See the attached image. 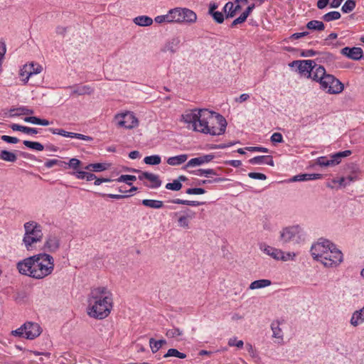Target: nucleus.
<instances>
[{
  "mask_svg": "<svg viewBox=\"0 0 364 364\" xmlns=\"http://www.w3.org/2000/svg\"><path fill=\"white\" fill-rule=\"evenodd\" d=\"M193 173L197 176H205L206 177L217 174L214 169H198L194 171Z\"/></svg>",
  "mask_w": 364,
  "mask_h": 364,
  "instance_id": "nucleus-43",
  "label": "nucleus"
},
{
  "mask_svg": "<svg viewBox=\"0 0 364 364\" xmlns=\"http://www.w3.org/2000/svg\"><path fill=\"white\" fill-rule=\"evenodd\" d=\"M117 127L126 129H133L138 126V120L133 112L117 114L114 117Z\"/></svg>",
  "mask_w": 364,
  "mask_h": 364,
  "instance_id": "nucleus-8",
  "label": "nucleus"
},
{
  "mask_svg": "<svg viewBox=\"0 0 364 364\" xmlns=\"http://www.w3.org/2000/svg\"><path fill=\"white\" fill-rule=\"evenodd\" d=\"M136 177L132 175H122L117 179L118 182H126L127 184L131 185L132 183H127V181H136Z\"/></svg>",
  "mask_w": 364,
  "mask_h": 364,
  "instance_id": "nucleus-50",
  "label": "nucleus"
},
{
  "mask_svg": "<svg viewBox=\"0 0 364 364\" xmlns=\"http://www.w3.org/2000/svg\"><path fill=\"white\" fill-rule=\"evenodd\" d=\"M188 159L187 154H181L169 157L167 159V164L171 166H179L183 164Z\"/></svg>",
  "mask_w": 364,
  "mask_h": 364,
  "instance_id": "nucleus-25",
  "label": "nucleus"
},
{
  "mask_svg": "<svg viewBox=\"0 0 364 364\" xmlns=\"http://www.w3.org/2000/svg\"><path fill=\"white\" fill-rule=\"evenodd\" d=\"M181 11L182 8H175L168 11L171 23H183Z\"/></svg>",
  "mask_w": 364,
  "mask_h": 364,
  "instance_id": "nucleus-23",
  "label": "nucleus"
},
{
  "mask_svg": "<svg viewBox=\"0 0 364 364\" xmlns=\"http://www.w3.org/2000/svg\"><path fill=\"white\" fill-rule=\"evenodd\" d=\"M10 127L13 131H19L28 134H36L38 133L36 128H31L17 124H12Z\"/></svg>",
  "mask_w": 364,
  "mask_h": 364,
  "instance_id": "nucleus-22",
  "label": "nucleus"
},
{
  "mask_svg": "<svg viewBox=\"0 0 364 364\" xmlns=\"http://www.w3.org/2000/svg\"><path fill=\"white\" fill-rule=\"evenodd\" d=\"M69 167L73 168L74 170H77L81 164V161L75 158L71 159L68 163Z\"/></svg>",
  "mask_w": 364,
  "mask_h": 364,
  "instance_id": "nucleus-54",
  "label": "nucleus"
},
{
  "mask_svg": "<svg viewBox=\"0 0 364 364\" xmlns=\"http://www.w3.org/2000/svg\"><path fill=\"white\" fill-rule=\"evenodd\" d=\"M187 194L192 195H200L205 193V189L202 188H188L186 191Z\"/></svg>",
  "mask_w": 364,
  "mask_h": 364,
  "instance_id": "nucleus-53",
  "label": "nucleus"
},
{
  "mask_svg": "<svg viewBox=\"0 0 364 364\" xmlns=\"http://www.w3.org/2000/svg\"><path fill=\"white\" fill-rule=\"evenodd\" d=\"M248 176L250 178L258 179V180H265L267 178L266 175H264V173H255V172L249 173Z\"/></svg>",
  "mask_w": 364,
  "mask_h": 364,
  "instance_id": "nucleus-60",
  "label": "nucleus"
},
{
  "mask_svg": "<svg viewBox=\"0 0 364 364\" xmlns=\"http://www.w3.org/2000/svg\"><path fill=\"white\" fill-rule=\"evenodd\" d=\"M225 179L223 178H215L213 180H203V181H200L198 184V185H204V184H207V183H219V182H222V181H224Z\"/></svg>",
  "mask_w": 364,
  "mask_h": 364,
  "instance_id": "nucleus-63",
  "label": "nucleus"
},
{
  "mask_svg": "<svg viewBox=\"0 0 364 364\" xmlns=\"http://www.w3.org/2000/svg\"><path fill=\"white\" fill-rule=\"evenodd\" d=\"M228 345L230 346H236L239 348H242L243 347L244 343L241 340H237L236 338H231L228 341Z\"/></svg>",
  "mask_w": 364,
  "mask_h": 364,
  "instance_id": "nucleus-51",
  "label": "nucleus"
},
{
  "mask_svg": "<svg viewBox=\"0 0 364 364\" xmlns=\"http://www.w3.org/2000/svg\"><path fill=\"white\" fill-rule=\"evenodd\" d=\"M213 154H206L199 157L191 159L188 161L186 165V168L193 167L196 166H200L203 164L208 163L214 159Z\"/></svg>",
  "mask_w": 364,
  "mask_h": 364,
  "instance_id": "nucleus-14",
  "label": "nucleus"
},
{
  "mask_svg": "<svg viewBox=\"0 0 364 364\" xmlns=\"http://www.w3.org/2000/svg\"><path fill=\"white\" fill-rule=\"evenodd\" d=\"M180 43L181 40L179 37H173L166 43L161 49V51L164 53L168 52L171 54H173L178 50Z\"/></svg>",
  "mask_w": 364,
  "mask_h": 364,
  "instance_id": "nucleus-15",
  "label": "nucleus"
},
{
  "mask_svg": "<svg viewBox=\"0 0 364 364\" xmlns=\"http://www.w3.org/2000/svg\"><path fill=\"white\" fill-rule=\"evenodd\" d=\"M26 328L24 329L25 338L33 340L40 336L41 331L40 326L36 323L28 322L24 323Z\"/></svg>",
  "mask_w": 364,
  "mask_h": 364,
  "instance_id": "nucleus-12",
  "label": "nucleus"
},
{
  "mask_svg": "<svg viewBox=\"0 0 364 364\" xmlns=\"http://www.w3.org/2000/svg\"><path fill=\"white\" fill-rule=\"evenodd\" d=\"M272 284V282L269 279H262L259 280H255L252 282L249 287V289L251 290L262 289L267 287H269Z\"/></svg>",
  "mask_w": 364,
  "mask_h": 364,
  "instance_id": "nucleus-24",
  "label": "nucleus"
},
{
  "mask_svg": "<svg viewBox=\"0 0 364 364\" xmlns=\"http://www.w3.org/2000/svg\"><path fill=\"white\" fill-rule=\"evenodd\" d=\"M85 168L86 170H89V171H91L99 172V171H102L106 170L107 168V164H100V163L90 164H88L87 166H86L85 167Z\"/></svg>",
  "mask_w": 364,
  "mask_h": 364,
  "instance_id": "nucleus-35",
  "label": "nucleus"
},
{
  "mask_svg": "<svg viewBox=\"0 0 364 364\" xmlns=\"http://www.w3.org/2000/svg\"><path fill=\"white\" fill-rule=\"evenodd\" d=\"M23 143L26 147L32 149H35L40 151L44 149V146L40 142L25 140Z\"/></svg>",
  "mask_w": 364,
  "mask_h": 364,
  "instance_id": "nucleus-38",
  "label": "nucleus"
},
{
  "mask_svg": "<svg viewBox=\"0 0 364 364\" xmlns=\"http://www.w3.org/2000/svg\"><path fill=\"white\" fill-rule=\"evenodd\" d=\"M246 150L250 151H260L263 153H268L269 149L262 146H247L245 148Z\"/></svg>",
  "mask_w": 364,
  "mask_h": 364,
  "instance_id": "nucleus-61",
  "label": "nucleus"
},
{
  "mask_svg": "<svg viewBox=\"0 0 364 364\" xmlns=\"http://www.w3.org/2000/svg\"><path fill=\"white\" fill-rule=\"evenodd\" d=\"M166 336L168 338H176L177 340H181V337L183 336V331L180 330L178 328H173L171 329H168L166 333Z\"/></svg>",
  "mask_w": 364,
  "mask_h": 364,
  "instance_id": "nucleus-34",
  "label": "nucleus"
},
{
  "mask_svg": "<svg viewBox=\"0 0 364 364\" xmlns=\"http://www.w3.org/2000/svg\"><path fill=\"white\" fill-rule=\"evenodd\" d=\"M282 255L279 256V260L287 262L289 260H294L296 257L295 253L294 252H284L282 251Z\"/></svg>",
  "mask_w": 364,
  "mask_h": 364,
  "instance_id": "nucleus-47",
  "label": "nucleus"
},
{
  "mask_svg": "<svg viewBox=\"0 0 364 364\" xmlns=\"http://www.w3.org/2000/svg\"><path fill=\"white\" fill-rule=\"evenodd\" d=\"M241 9V6L240 4H235L234 2L228 1L225 4L223 11L226 14V18H232L234 17L237 12Z\"/></svg>",
  "mask_w": 364,
  "mask_h": 364,
  "instance_id": "nucleus-18",
  "label": "nucleus"
},
{
  "mask_svg": "<svg viewBox=\"0 0 364 364\" xmlns=\"http://www.w3.org/2000/svg\"><path fill=\"white\" fill-rule=\"evenodd\" d=\"M69 89L71 90L73 95H91L93 92V89L89 85H77L69 87Z\"/></svg>",
  "mask_w": 364,
  "mask_h": 364,
  "instance_id": "nucleus-16",
  "label": "nucleus"
},
{
  "mask_svg": "<svg viewBox=\"0 0 364 364\" xmlns=\"http://www.w3.org/2000/svg\"><path fill=\"white\" fill-rule=\"evenodd\" d=\"M259 249L266 255L270 256L276 260H279V256L282 255V250L275 247L267 245L266 244H261Z\"/></svg>",
  "mask_w": 364,
  "mask_h": 364,
  "instance_id": "nucleus-17",
  "label": "nucleus"
},
{
  "mask_svg": "<svg viewBox=\"0 0 364 364\" xmlns=\"http://www.w3.org/2000/svg\"><path fill=\"white\" fill-rule=\"evenodd\" d=\"M169 13L168 12L166 15L157 16L155 17L154 21L156 23H161L164 22L171 23Z\"/></svg>",
  "mask_w": 364,
  "mask_h": 364,
  "instance_id": "nucleus-52",
  "label": "nucleus"
},
{
  "mask_svg": "<svg viewBox=\"0 0 364 364\" xmlns=\"http://www.w3.org/2000/svg\"><path fill=\"white\" fill-rule=\"evenodd\" d=\"M26 66L31 67V75L35 74H38L42 71V66L38 63H31L29 64H26Z\"/></svg>",
  "mask_w": 364,
  "mask_h": 364,
  "instance_id": "nucleus-46",
  "label": "nucleus"
},
{
  "mask_svg": "<svg viewBox=\"0 0 364 364\" xmlns=\"http://www.w3.org/2000/svg\"><path fill=\"white\" fill-rule=\"evenodd\" d=\"M181 12L183 23L191 24L196 21L197 15L193 11L189 9L183 8Z\"/></svg>",
  "mask_w": 364,
  "mask_h": 364,
  "instance_id": "nucleus-20",
  "label": "nucleus"
},
{
  "mask_svg": "<svg viewBox=\"0 0 364 364\" xmlns=\"http://www.w3.org/2000/svg\"><path fill=\"white\" fill-rule=\"evenodd\" d=\"M317 53L316 51L309 49V50H304L301 52V56L302 57H312L314 56Z\"/></svg>",
  "mask_w": 364,
  "mask_h": 364,
  "instance_id": "nucleus-64",
  "label": "nucleus"
},
{
  "mask_svg": "<svg viewBox=\"0 0 364 364\" xmlns=\"http://www.w3.org/2000/svg\"><path fill=\"white\" fill-rule=\"evenodd\" d=\"M181 121L193 131L211 136L223 134L228 125L223 116L208 109L186 110L181 115Z\"/></svg>",
  "mask_w": 364,
  "mask_h": 364,
  "instance_id": "nucleus-1",
  "label": "nucleus"
},
{
  "mask_svg": "<svg viewBox=\"0 0 364 364\" xmlns=\"http://www.w3.org/2000/svg\"><path fill=\"white\" fill-rule=\"evenodd\" d=\"M251 164H268L269 166H274V161L271 156H255L249 160Z\"/></svg>",
  "mask_w": 364,
  "mask_h": 364,
  "instance_id": "nucleus-21",
  "label": "nucleus"
},
{
  "mask_svg": "<svg viewBox=\"0 0 364 364\" xmlns=\"http://www.w3.org/2000/svg\"><path fill=\"white\" fill-rule=\"evenodd\" d=\"M166 341L164 339L156 341L154 338H151L149 339V346L152 353H156L163 345L166 344Z\"/></svg>",
  "mask_w": 364,
  "mask_h": 364,
  "instance_id": "nucleus-30",
  "label": "nucleus"
},
{
  "mask_svg": "<svg viewBox=\"0 0 364 364\" xmlns=\"http://www.w3.org/2000/svg\"><path fill=\"white\" fill-rule=\"evenodd\" d=\"M165 187L166 189L178 191L181 189L182 183L177 180H174L172 183H166Z\"/></svg>",
  "mask_w": 364,
  "mask_h": 364,
  "instance_id": "nucleus-44",
  "label": "nucleus"
},
{
  "mask_svg": "<svg viewBox=\"0 0 364 364\" xmlns=\"http://www.w3.org/2000/svg\"><path fill=\"white\" fill-rule=\"evenodd\" d=\"M26 328L25 324L21 326L20 328L12 331L11 333L13 336H18V337H25V332L24 329Z\"/></svg>",
  "mask_w": 364,
  "mask_h": 364,
  "instance_id": "nucleus-56",
  "label": "nucleus"
},
{
  "mask_svg": "<svg viewBox=\"0 0 364 364\" xmlns=\"http://www.w3.org/2000/svg\"><path fill=\"white\" fill-rule=\"evenodd\" d=\"M24 229L23 244L27 250H32L33 245L43 238L42 227L35 221H30L24 224Z\"/></svg>",
  "mask_w": 364,
  "mask_h": 364,
  "instance_id": "nucleus-6",
  "label": "nucleus"
},
{
  "mask_svg": "<svg viewBox=\"0 0 364 364\" xmlns=\"http://www.w3.org/2000/svg\"><path fill=\"white\" fill-rule=\"evenodd\" d=\"M64 163H65L64 161H59L58 159H50V160L47 161L45 163V166H46V167L50 168L55 165L62 166V164Z\"/></svg>",
  "mask_w": 364,
  "mask_h": 364,
  "instance_id": "nucleus-55",
  "label": "nucleus"
},
{
  "mask_svg": "<svg viewBox=\"0 0 364 364\" xmlns=\"http://www.w3.org/2000/svg\"><path fill=\"white\" fill-rule=\"evenodd\" d=\"M1 140L10 144H16L19 141V139L14 136H10L7 135H2L1 136Z\"/></svg>",
  "mask_w": 364,
  "mask_h": 364,
  "instance_id": "nucleus-57",
  "label": "nucleus"
},
{
  "mask_svg": "<svg viewBox=\"0 0 364 364\" xmlns=\"http://www.w3.org/2000/svg\"><path fill=\"white\" fill-rule=\"evenodd\" d=\"M134 22L140 26H148L152 24L153 20L146 16H139L134 18Z\"/></svg>",
  "mask_w": 364,
  "mask_h": 364,
  "instance_id": "nucleus-28",
  "label": "nucleus"
},
{
  "mask_svg": "<svg viewBox=\"0 0 364 364\" xmlns=\"http://www.w3.org/2000/svg\"><path fill=\"white\" fill-rule=\"evenodd\" d=\"M316 164L321 166H333V163L331 159H328L326 156H321L316 159Z\"/></svg>",
  "mask_w": 364,
  "mask_h": 364,
  "instance_id": "nucleus-45",
  "label": "nucleus"
},
{
  "mask_svg": "<svg viewBox=\"0 0 364 364\" xmlns=\"http://www.w3.org/2000/svg\"><path fill=\"white\" fill-rule=\"evenodd\" d=\"M355 0H347L342 6L341 10L343 13H350L355 8Z\"/></svg>",
  "mask_w": 364,
  "mask_h": 364,
  "instance_id": "nucleus-41",
  "label": "nucleus"
},
{
  "mask_svg": "<svg viewBox=\"0 0 364 364\" xmlns=\"http://www.w3.org/2000/svg\"><path fill=\"white\" fill-rule=\"evenodd\" d=\"M272 331V336L275 338L283 340V333L282 329L279 328V322H273L271 325Z\"/></svg>",
  "mask_w": 364,
  "mask_h": 364,
  "instance_id": "nucleus-33",
  "label": "nucleus"
},
{
  "mask_svg": "<svg viewBox=\"0 0 364 364\" xmlns=\"http://www.w3.org/2000/svg\"><path fill=\"white\" fill-rule=\"evenodd\" d=\"M147 180L151 182L150 185H146V186L151 188H157L161 186V181L159 179V176L150 173L149 175L147 176Z\"/></svg>",
  "mask_w": 364,
  "mask_h": 364,
  "instance_id": "nucleus-29",
  "label": "nucleus"
},
{
  "mask_svg": "<svg viewBox=\"0 0 364 364\" xmlns=\"http://www.w3.org/2000/svg\"><path fill=\"white\" fill-rule=\"evenodd\" d=\"M171 203L174 204H182V205H191V206H198L203 204L202 202L195 201V200H182L179 198L173 199L171 200Z\"/></svg>",
  "mask_w": 364,
  "mask_h": 364,
  "instance_id": "nucleus-37",
  "label": "nucleus"
},
{
  "mask_svg": "<svg viewBox=\"0 0 364 364\" xmlns=\"http://www.w3.org/2000/svg\"><path fill=\"white\" fill-rule=\"evenodd\" d=\"M49 131L52 132L53 134H58L65 137L76 138L87 141H92L93 140L92 137L90 136H86L78 133L69 132L61 129L50 128Z\"/></svg>",
  "mask_w": 364,
  "mask_h": 364,
  "instance_id": "nucleus-10",
  "label": "nucleus"
},
{
  "mask_svg": "<svg viewBox=\"0 0 364 364\" xmlns=\"http://www.w3.org/2000/svg\"><path fill=\"white\" fill-rule=\"evenodd\" d=\"M313 258L326 267H336L343 261V253L336 246L327 240H320L311 248Z\"/></svg>",
  "mask_w": 364,
  "mask_h": 364,
  "instance_id": "nucleus-4",
  "label": "nucleus"
},
{
  "mask_svg": "<svg viewBox=\"0 0 364 364\" xmlns=\"http://www.w3.org/2000/svg\"><path fill=\"white\" fill-rule=\"evenodd\" d=\"M60 247V238L55 234H50L46 239L44 250L49 252H55Z\"/></svg>",
  "mask_w": 364,
  "mask_h": 364,
  "instance_id": "nucleus-11",
  "label": "nucleus"
},
{
  "mask_svg": "<svg viewBox=\"0 0 364 364\" xmlns=\"http://www.w3.org/2000/svg\"><path fill=\"white\" fill-rule=\"evenodd\" d=\"M341 53L348 58L358 60L362 58L363 50L359 47H345L341 50Z\"/></svg>",
  "mask_w": 364,
  "mask_h": 364,
  "instance_id": "nucleus-13",
  "label": "nucleus"
},
{
  "mask_svg": "<svg viewBox=\"0 0 364 364\" xmlns=\"http://www.w3.org/2000/svg\"><path fill=\"white\" fill-rule=\"evenodd\" d=\"M247 16L243 13L237 18H235L231 23V26L234 27L237 24L242 23L246 21Z\"/></svg>",
  "mask_w": 364,
  "mask_h": 364,
  "instance_id": "nucleus-58",
  "label": "nucleus"
},
{
  "mask_svg": "<svg viewBox=\"0 0 364 364\" xmlns=\"http://www.w3.org/2000/svg\"><path fill=\"white\" fill-rule=\"evenodd\" d=\"M189 221L190 220H188L183 215H182L178 219V225L181 228L188 229L190 228Z\"/></svg>",
  "mask_w": 364,
  "mask_h": 364,
  "instance_id": "nucleus-48",
  "label": "nucleus"
},
{
  "mask_svg": "<svg viewBox=\"0 0 364 364\" xmlns=\"http://www.w3.org/2000/svg\"><path fill=\"white\" fill-rule=\"evenodd\" d=\"M11 117H18L21 115H31L33 114V110L28 109L26 107H21L16 109H11L10 110Z\"/></svg>",
  "mask_w": 364,
  "mask_h": 364,
  "instance_id": "nucleus-26",
  "label": "nucleus"
},
{
  "mask_svg": "<svg viewBox=\"0 0 364 364\" xmlns=\"http://www.w3.org/2000/svg\"><path fill=\"white\" fill-rule=\"evenodd\" d=\"M300 230L301 228L298 225L287 227L280 232V238L284 243L289 242L294 240Z\"/></svg>",
  "mask_w": 364,
  "mask_h": 364,
  "instance_id": "nucleus-9",
  "label": "nucleus"
},
{
  "mask_svg": "<svg viewBox=\"0 0 364 364\" xmlns=\"http://www.w3.org/2000/svg\"><path fill=\"white\" fill-rule=\"evenodd\" d=\"M306 28L313 31H323L325 28L324 23L322 21L312 20L307 23Z\"/></svg>",
  "mask_w": 364,
  "mask_h": 364,
  "instance_id": "nucleus-31",
  "label": "nucleus"
},
{
  "mask_svg": "<svg viewBox=\"0 0 364 364\" xmlns=\"http://www.w3.org/2000/svg\"><path fill=\"white\" fill-rule=\"evenodd\" d=\"M31 67L26 66V65H23V67L20 70V75L22 77H24L22 79V80L26 83L29 79V77L31 76Z\"/></svg>",
  "mask_w": 364,
  "mask_h": 364,
  "instance_id": "nucleus-42",
  "label": "nucleus"
},
{
  "mask_svg": "<svg viewBox=\"0 0 364 364\" xmlns=\"http://www.w3.org/2000/svg\"><path fill=\"white\" fill-rule=\"evenodd\" d=\"M54 266V259L51 255L40 253L18 262L16 267L20 274L41 279L52 274Z\"/></svg>",
  "mask_w": 364,
  "mask_h": 364,
  "instance_id": "nucleus-2",
  "label": "nucleus"
},
{
  "mask_svg": "<svg viewBox=\"0 0 364 364\" xmlns=\"http://www.w3.org/2000/svg\"><path fill=\"white\" fill-rule=\"evenodd\" d=\"M322 178V175L319 173H303L298 174L293 176L290 181L296 182V181H306L311 180L320 179Z\"/></svg>",
  "mask_w": 364,
  "mask_h": 364,
  "instance_id": "nucleus-19",
  "label": "nucleus"
},
{
  "mask_svg": "<svg viewBox=\"0 0 364 364\" xmlns=\"http://www.w3.org/2000/svg\"><path fill=\"white\" fill-rule=\"evenodd\" d=\"M341 14L338 11H330L322 16V19L326 22L338 20L341 18Z\"/></svg>",
  "mask_w": 364,
  "mask_h": 364,
  "instance_id": "nucleus-36",
  "label": "nucleus"
},
{
  "mask_svg": "<svg viewBox=\"0 0 364 364\" xmlns=\"http://www.w3.org/2000/svg\"><path fill=\"white\" fill-rule=\"evenodd\" d=\"M271 141L274 143H281L283 141V136L282 134L279 132H275L272 135Z\"/></svg>",
  "mask_w": 364,
  "mask_h": 364,
  "instance_id": "nucleus-62",
  "label": "nucleus"
},
{
  "mask_svg": "<svg viewBox=\"0 0 364 364\" xmlns=\"http://www.w3.org/2000/svg\"><path fill=\"white\" fill-rule=\"evenodd\" d=\"M247 16L243 13L237 18H235L231 23V26L234 27L237 24L242 23L246 21Z\"/></svg>",
  "mask_w": 364,
  "mask_h": 364,
  "instance_id": "nucleus-59",
  "label": "nucleus"
},
{
  "mask_svg": "<svg viewBox=\"0 0 364 364\" xmlns=\"http://www.w3.org/2000/svg\"><path fill=\"white\" fill-rule=\"evenodd\" d=\"M146 164L149 165H158L161 163V159L159 155H152L146 156L144 159Z\"/></svg>",
  "mask_w": 364,
  "mask_h": 364,
  "instance_id": "nucleus-39",
  "label": "nucleus"
},
{
  "mask_svg": "<svg viewBox=\"0 0 364 364\" xmlns=\"http://www.w3.org/2000/svg\"><path fill=\"white\" fill-rule=\"evenodd\" d=\"M319 65H317L315 61L312 60H294L289 64L290 67H296L300 74L313 80L315 71Z\"/></svg>",
  "mask_w": 364,
  "mask_h": 364,
  "instance_id": "nucleus-7",
  "label": "nucleus"
},
{
  "mask_svg": "<svg viewBox=\"0 0 364 364\" xmlns=\"http://www.w3.org/2000/svg\"><path fill=\"white\" fill-rule=\"evenodd\" d=\"M113 307L112 292L105 287H98L91 289L87 297V315L95 319L107 318Z\"/></svg>",
  "mask_w": 364,
  "mask_h": 364,
  "instance_id": "nucleus-3",
  "label": "nucleus"
},
{
  "mask_svg": "<svg viewBox=\"0 0 364 364\" xmlns=\"http://www.w3.org/2000/svg\"><path fill=\"white\" fill-rule=\"evenodd\" d=\"M172 356L179 358L181 359L186 358V355L185 353H181L177 349H175V348L168 349L167 353L164 355V357L168 358V357H172Z\"/></svg>",
  "mask_w": 364,
  "mask_h": 364,
  "instance_id": "nucleus-40",
  "label": "nucleus"
},
{
  "mask_svg": "<svg viewBox=\"0 0 364 364\" xmlns=\"http://www.w3.org/2000/svg\"><path fill=\"white\" fill-rule=\"evenodd\" d=\"M314 80L319 82L320 87L329 94L341 93L344 88L341 82L333 75L328 74L322 65L316 68Z\"/></svg>",
  "mask_w": 364,
  "mask_h": 364,
  "instance_id": "nucleus-5",
  "label": "nucleus"
},
{
  "mask_svg": "<svg viewBox=\"0 0 364 364\" xmlns=\"http://www.w3.org/2000/svg\"><path fill=\"white\" fill-rule=\"evenodd\" d=\"M209 14L211 15L213 19L218 23H222L224 21V16L222 12L215 11Z\"/></svg>",
  "mask_w": 364,
  "mask_h": 364,
  "instance_id": "nucleus-49",
  "label": "nucleus"
},
{
  "mask_svg": "<svg viewBox=\"0 0 364 364\" xmlns=\"http://www.w3.org/2000/svg\"><path fill=\"white\" fill-rule=\"evenodd\" d=\"M142 204L149 208L159 209L163 208L164 203L161 200H151V199H144L141 201Z\"/></svg>",
  "mask_w": 364,
  "mask_h": 364,
  "instance_id": "nucleus-27",
  "label": "nucleus"
},
{
  "mask_svg": "<svg viewBox=\"0 0 364 364\" xmlns=\"http://www.w3.org/2000/svg\"><path fill=\"white\" fill-rule=\"evenodd\" d=\"M0 159L9 162H15L17 160V156L13 152L2 150L0 153Z\"/></svg>",
  "mask_w": 364,
  "mask_h": 364,
  "instance_id": "nucleus-32",
  "label": "nucleus"
}]
</instances>
